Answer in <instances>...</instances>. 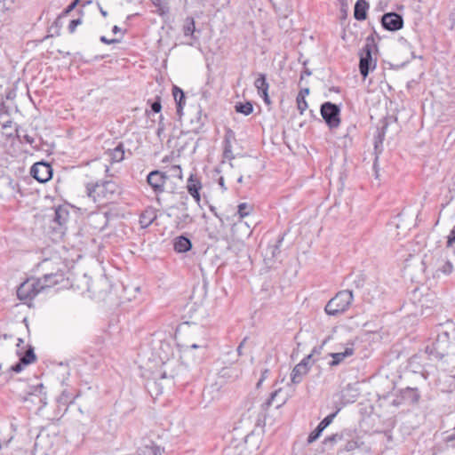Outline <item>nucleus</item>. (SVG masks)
<instances>
[{"instance_id":"obj_33","label":"nucleus","mask_w":455,"mask_h":455,"mask_svg":"<svg viewBox=\"0 0 455 455\" xmlns=\"http://www.w3.org/2000/svg\"><path fill=\"white\" fill-rule=\"evenodd\" d=\"M343 442L345 443L343 444V450L347 451H352L359 447L358 442L354 438L346 437Z\"/></svg>"},{"instance_id":"obj_19","label":"nucleus","mask_w":455,"mask_h":455,"mask_svg":"<svg viewBox=\"0 0 455 455\" xmlns=\"http://www.w3.org/2000/svg\"><path fill=\"white\" fill-rule=\"evenodd\" d=\"M354 353L355 349L352 347H347L345 351L341 353H331L329 355L332 358V360L329 362L328 364L330 367L338 366L345 360V358L353 355Z\"/></svg>"},{"instance_id":"obj_55","label":"nucleus","mask_w":455,"mask_h":455,"mask_svg":"<svg viewBox=\"0 0 455 455\" xmlns=\"http://www.w3.org/2000/svg\"><path fill=\"white\" fill-rule=\"evenodd\" d=\"M24 138H25L26 141L29 144H32L34 142V139L32 137H30L29 135H26Z\"/></svg>"},{"instance_id":"obj_7","label":"nucleus","mask_w":455,"mask_h":455,"mask_svg":"<svg viewBox=\"0 0 455 455\" xmlns=\"http://www.w3.org/2000/svg\"><path fill=\"white\" fill-rule=\"evenodd\" d=\"M320 113L329 128H337L340 124V108L338 105L326 101L321 105Z\"/></svg>"},{"instance_id":"obj_46","label":"nucleus","mask_w":455,"mask_h":455,"mask_svg":"<svg viewBox=\"0 0 455 455\" xmlns=\"http://www.w3.org/2000/svg\"><path fill=\"white\" fill-rule=\"evenodd\" d=\"M180 220L185 223H191L193 220L192 217L187 212L182 214Z\"/></svg>"},{"instance_id":"obj_22","label":"nucleus","mask_w":455,"mask_h":455,"mask_svg":"<svg viewBox=\"0 0 455 455\" xmlns=\"http://www.w3.org/2000/svg\"><path fill=\"white\" fill-rule=\"evenodd\" d=\"M308 371L305 368L304 363H299L293 368L291 373V382L294 384H299L302 381L303 376H305Z\"/></svg>"},{"instance_id":"obj_58","label":"nucleus","mask_w":455,"mask_h":455,"mask_svg":"<svg viewBox=\"0 0 455 455\" xmlns=\"http://www.w3.org/2000/svg\"><path fill=\"white\" fill-rule=\"evenodd\" d=\"M303 74L307 75V76H310L311 75V72L307 69L304 70V72L301 74L300 76V79H303Z\"/></svg>"},{"instance_id":"obj_57","label":"nucleus","mask_w":455,"mask_h":455,"mask_svg":"<svg viewBox=\"0 0 455 455\" xmlns=\"http://www.w3.org/2000/svg\"><path fill=\"white\" fill-rule=\"evenodd\" d=\"M219 185H220L221 188H225V189H226V188H225V186H224V180H223V178H222V177L219 180Z\"/></svg>"},{"instance_id":"obj_48","label":"nucleus","mask_w":455,"mask_h":455,"mask_svg":"<svg viewBox=\"0 0 455 455\" xmlns=\"http://www.w3.org/2000/svg\"><path fill=\"white\" fill-rule=\"evenodd\" d=\"M153 4L159 9H162L164 6L165 0H151Z\"/></svg>"},{"instance_id":"obj_10","label":"nucleus","mask_w":455,"mask_h":455,"mask_svg":"<svg viewBox=\"0 0 455 455\" xmlns=\"http://www.w3.org/2000/svg\"><path fill=\"white\" fill-rule=\"evenodd\" d=\"M168 177L160 171H152L147 178L148 185L153 188L156 194H161L164 191V184Z\"/></svg>"},{"instance_id":"obj_40","label":"nucleus","mask_w":455,"mask_h":455,"mask_svg":"<svg viewBox=\"0 0 455 455\" xmlns=\"http://www.w3.org/2000/svg\"><path fill=\"white\" fill-rule=\"evenodd\" d=\"M80 0H74L60 15V18L67 16L70 12H72L76 5L78 4Z\"/></svg>"},{"instance_id":"obj_25","label":"nucleus","mask_w":455,"mask_h":455,"mask_svg":"<svg viewBox=\"0 0 455 455\" xmlns=\"http://www.w3.org/2000/svg\"><path fill=\"white\" fill-rule=\"evenodd\" d=\"M156 216L152 210L144 211L140 216V225L141 228H147L156 220Z\"/></svg>"},{"instance_id":"obj_23","label":"nucleus","mask_w":455,"mask_h":455,"mask_svg":"<svg viewBox=\"0 0 455 455\" xmlns=\"http://www.w3.org/2000/svg\"><path fill=\"white\" fill-rule=\"evenodd\" d=\"M173 246L177 252H187L191 250L192 243L188 237L180 235L175 239Z\"/></svg>"},{"instance_id":"obj_24","label":"nucleus","mask_w":455,"mask_h":455,"mask_svg":"<svg viewBox=\"0 0 455 455\" xmlns=\"http://www.w3.org/2000/svg\"><path fill=\"white\" fill-rule=\"evenodd\" d=\"M109 157L112 162L119 163L124 158V148L122 142H119L116 148L109 149Z\"/></svg>"},{"instance_id":"obj_9","label":"nucleus","mask_w":455,"mask_h":455,"mask_svg":"<svg viewBox=\"0 0 455 455\" xmlns=\"http://www.w3.org/2000/svg\"><path fill=\"white\" fill-rule=\"evenodd\" d=\"M382 27L388 31H397L403 27V19L397 12H387L381 18Z\"/></svg>"},{"instance_id":"obj_2","label":"nucleus","mask_w":455,"mask_h":455,"mask_svg":"<svg viewBox=\"0 0 455 455\" xmlns=\"http://www.w3.org/2000/svg\"><path fill=\"white\" fill-rule=\"evenodd\" d=\"M354 300L353 291L343 290L336 293L325 305L324 311L328 315L337 316L345 313Z\"/></svg>"},{"instance_id":"obj_20","label":"nucleus","mask_w":455,"mask_h":455,"mask_svg":"<svg viewBox=\"0 0 455 455\" xmlns=\"http://www.w3.org/2000/svg\"><path fill=\"white\" fill-rule=\"evenodd\" d=\"M369 4L365 0H357L355 4L354 17L357 20H364L367 17Z\"/></svg>"},{"instance_id":"obj_4","label":"nucleus","mask_w":455,"mask_h":455,"mask_svg":"<svg viewBox=\"0 0 455 455\" xmlns=\"http://www.w3.org/2000/svg\"><path fill=\"white\" fill-rule=\"evenodd\" d=\"M21 344H24V340L22 339H18L17 343V355L20 358V361L15 364L12 365L9 369V371H13L16 373L20 372L23 368L36 360V354L34 352V347L28 346V347L24 350V347H21Z\"/></svg>"},{"instance_id":"obj_30","label":"nucleus","mask_w":455,"mask_h":455,"mask_svg":"<svg viewBox=\"0 0 455 455\" xmlns=\"http://www.w3.org/2000/svg\"><path fill=\"white\" fill-rule=\"evenodd\" d=\"M453 271V265L449 259H443L441 265L436 267V274L439 273L448 275Z\"/></svg>"},{"instance_id":"obj_17","label":"nucleus","mask_w":455,"mask_h":455,"mask_svg":"<svg viewBox=\"0 0 455 455\" xmlns=\"http://www.w3.org/2000/svg\"><path fill=\"white\" fill-rule=\"evenodd\" d=\"M235 140V132L231 129L227 130L223 140V157L228 160H233L235 158V155L232 150V143Z\"/></svg>"},{"instance_id":"obj_47","label":"nucleus","mask_w":455,"mask_h":455,"mask_svg":"<svg viewBox=\"0 0 455 455\" xmlns=\"http://www.w3.org/2000/svg\"><path fill=\"white\" fill-rule=\"evenodd\" d=\"M273 404V402L270 401L268 398L264 402L262 403L261 404V409L262 411H267L269 409V407Z\"/></svg>"},{"instance_id":"obj_13","label":"nucleus","mask_w":455,"mask_h":455,"mask_svg":"<svg viewBox=\"0 0 455 455\" xmlns=\"http://www.w3.org/2000/svg\"><path fill=\"white\" fill-rule=\"evenodd\" d=\"M254 86L258 91V94L263 99L264 102L267 105H269L271 100L268 96L269 84L267 81V76L259 73L254 82Z\"/></svg>"},{"instance_id":"obj_38","label":"nucleus","mask_w":455,"mask_h":455,"mask_svg":"<svg viewBox=\"0 0 455 455\" xmlns=\"http://www.w3.org/2000/svg\"><path fill=\"white\" fill-rule=\"evenodd\" d=\"M83 22V20L82 18H77V19H75V20H72L69 24H68V30L70 34H73L76 29V27L80 24H82Z\"/></svg>"},{"instance_id":"obj_5","label":"nucleus","mask_w":455,"mask_h":455,"mask_svg":"<svg viewBox=\"0 0 455 455\" xmlns=\"http://www.w3.org/2000/svg\"><path fill=\"white\" fill-rule=\"evenodd\" d=\"M421 397L420 392L417 387H407L398 390L391 404L395 407L402 405H416Z\"/></svg>"},{"instance_id":"obj_53","label":"nucleus","mask_w":455,"mask_h":455,"mask_svg":"<svg viewBox=\"0 0 455 455\" xmlns=\"http://www.w3.org/2000/svg\"><path fill=\"white\" fill-rule=\"evenodd\" d=\"M269 372V371L267 369H266L263 372H262V376L258 383V386H259L261 384V382L263 381V379L267 377V373Z\"/></svg>"},{"instance_id":"obj_59","label":"nucleus","mask_w":455,"mask_h":455,"mask_svg":"<svg viewBox=\"0 0 455 455\" xmlns=\"http://www.w3.org/2000/svg\"><path fill=\"white\" fill-rule=\"evenodd\" d=\"M6 99H8V100L12 99V92H10L6 95Z\"/></svg>"},{"instance_id":"obj_12","label":"nucleus","mask_w":455,"mask_h":455,"mask_svg":"<svg viewBox=\"0 0 455 455\" xmlns=\"http://www.w3.org/2000/svg\"><path fill=\"white\" fill-rule=\"evenodd\" d=\"M44 387L42 383L37 384L31 387V390L27 393L25 396L22 397L23 402L31 401L35 403L37 400L39 403H43V406L46 404V395L44 392Z\"/></svg>"},{"instance_id":"obj_49","label":"nucleus","mask_w":455,"mask_h":455,"mask_svg":"<svg viewBox=\"0 0 455 455\" xmlns=\"http://www.w3.org/2000/svg\"><path fill=\"white\" fill-rule=\"evenodd\" d=\"M282 389L279 388V389H276L275 390L274 392H272L268 397V399L270 401H272L274 403V401L275 400V397L277 396L278 393L281 391Z\"/></svg>"},{"instance_id":"obj_51","label":"nucleus","mask_w":455,"mask_h":455,"mask_svg":"<svg viewBox=\"0 0 455 455\" xmlns=\"http://www.w3.org/2000/svg\"><path fill=\"white\" fill-rule=\"evenodd\" d=\"M97 5H98V8H99V10H100V14H101L103 17H107V16H108V12H107V11H105V10L102 8V6L100 5V3H98V4H97Z\"/></svg>"},{"instance_id":"obj_1","label":"nucleus","mask_w":455,"mask_h":455,"mask_svg":"<svg viewBox=\"0 0 455 455\" xmlns=\"http://www.w3.org/2000/svg\"><path fill=\"white\" fill-rule=\"evenodd\" d=\"M86 194L94 203L107 204L119 195V186L113 180H98L86 184Z\"/></svg>"},{"instance_id":"obj_61","label":"nucleus","mask_w":455,"mask_h":455,"mask_svg":"<svg viewBox=\"0 0 455 455\" xmlns=\"http://www.w3.org/2000/svg\"><path fill=\"white\" fill-rule=\"evenodd\" d=\"M190 347H191V348H198V347H199V346H198L197 344H192V345L190 346Z\"/></svg>"},{"instance_id":"obj_16","label":"nucleus","mask_w":455,"mask_h":455,"mask_svg":"<svg viewBox=\"0 0 455 455\" xmlns=\"http://www.w3.org/2000/svg\"><path fill=\"white\" fill-rule=\"evenodd\" d=\"M43 286V290L52 287L64 280V274L61 271L55 273L44 274L41 278H38Z\"/></svg>"},{"instance_id":"obj_45","label":"nucleus","mask_w":455,"mask_h":455,"mask_svg":"<svg viewBox=\"0 0 455 455\" xmlns=\"http://www.w3.org/2000/svg\"><path fill=\"white\" fill-rule=\"evenodd\" d=\"M247 339H248V337L243 338V339L241 341V343L237 347L236 351H237L238 355H243V347L244 344L246 343Z\"/></svg>"},{"instance_id":"obj_32","label":"nucleus","mask_w":455,"mask_h":455,"mask_svg":"<svg viewBox=\"0 0 455 455\" xmlns=\"http://www.w3.org/2000/svg\"><path fill=\"white\" fill-rule=\"evenodd\" d=\"M387 128V124H385L381 129L378 130L377 134L374 137V148L377 150L379 145H382L385 140L386 130Z\"/></svg>"},{"instance_id":"obj_3","label":"nucleus","mask_w":455,"mask_h":455,"mask_svg":"<svg viewBox=\"0 0 455 455\" xmlns=\"http://www.w3.org/2000/svg\"><path fill=\"white\" fill-rule=\"evenodd\" d=\"M375 47L373 39L368 37L366 44L360 52L359 71L363 79H365L370 71L375 69L377 60L372 58V50Z\"/></svg>"},{"instance_id":"obj_52","label":"nucleus","mask_w":455,"mask_h":455,"mask_svg":"<svg viewBox=\"0 0 455 455\" xmlns=\"http://www.w3.org/2000/svg\"><path fill=\"white\" fill-rule=\"evenodd\" d=\"M12 120H8L6 122H4L3 124H2V128L4 130L7 129V128H10L12 127Z\"/></svg>"},{"instance_id":"obj_31","label":"nucleus","mask_w":455,"mask_h":455,"mask_svg":"<svg viewBox=\"0 0 455 455\" xmlns=\"http://www.w3.org/2000/svg\"><path fill=\"white\" fill-rule=\"evenodd\" d=\"M235 108L237 113H241L245 116H249L253 111V106L250 101H246L244 103L239 102L235 105Z\"/></svg>"},{"instance_id":"obj_35","label":"nucleus","mask_w":455,"mask_h":455,"mask_svg":"<svg viewBox=\"0 0 455 455\" xmlns=\"http://www.w3.org/2000/svg\"><path fill=\"white\" fill-rule=\"evenodd\" d=\"M148 103L150 104L151 111L153 113H159L162 109L161 104V97L156 95L155 100L151 102L150 100H148Z\"/></svg>"},{"instance_id":"obj_26","label":"nucleus","mask_w":455,"mask_h":455,"mask_svg":"<svg viewBox=\"0 0 455 455\" xmlns=\"http://www.w3.org/2000/svg\"><path fill=\"white\" fill-rule=\"evenodd\" d=\"M184 36H189L196 39L194 34L196 32L195 20L193 17H187L182 28Z\"/></svg>"},{"instance_id":"obj_41","label":"nucleus","mask_w":455,"mask_h":455,"mask_svg":"<svg viewBox=\"0 0 455 455\" xmlns=\"http://www.w3.org/2000/svg\"><path fill=\"white\" fill-rule=\"evenodd\" d=\"M340 3V12L343 14V18L347 17V9H348V4L347 0H339Z\"/></svg>"},{"instance_id":"obj_60","label":"nucleus","mask_w":455,"mask_h":455,"mask_svg":"<svg viewBox=\"0 0 455 455\" xmlns=\"http://www.w3.org/2000/svg\"><path fill=\"white\" fill-rule=\"evenodd\" d=\"M355 286L358 288L361 286V280L359 279L358 281H355Z\"/></svg>"},{"instance_id":"obj_6","label":"nucleus","mask_w":455,"mask_h":455,"mask_svg":"<svg viewBox=\"0 0 455 455\" xmlns=\"http://www.w3.org/2000/svg\"><path fill=\"white\" fill-rule=\"evenodd\" d=\"M43 290L38 278H30L23 282L17 289L20 300H32Z\"/></svg>"},{"instance_id":"obj_14","label":"nucleus","mask_w":455,"mask_h":455,"mask_svg":"<svg viewBox=\"0 0 455 455\" xmlns=\"http://www.w3.org/2000/svg\"><path fill=\"white\" fill-rule=\"evenodd\" d=\"M337 414H338V411L326 416L318 424V426L315 427V429L308 435L307 440V443H312L315 442L319 438V436L321 435L323 431L333 421V419Z\"/></svg>"},{"instance_id":"obj_11","label":"nucleus","mask_w":455,"mask_h":455,"mask_svg":"<svg viewBox=\"0 0 455 455\" xmlns=\"http://www.w3.org/2000/svg\"><path fill=\"white\" fill-rule=\"evenodd\" d=\"M450 344V334L448 331H442L438 333L436 341L433 345V349L435 350V357L439 359H443L446 355L447 352L445 351V348Z\"/></svg>"},{"instance_id":"obj_50","label":"nucleus","mask_w":455,"mask_h":455,"mask_svg":"<svg viewBox=\"0 0 455 455\" xmlns=\"http://www.w3.org/2000/svg\"><path fill=\"white\" fill-rule=\"evenodd\" d=\"M309 94V89L308 88H304V89H301L299 91V92L298 93V95H302V98H306L307 95Z\"/></svg>"},{"instance_id":"obj_34","label":"nucleus","mask_w":455,"mask_h":455,"mask_svg":"<svg viewBox=\"0 0 455 455\" xmlns=\"http://www.w3.org/2000/svg\"><path fill=\"white\" fill-rule=\"evenodd\" d=\"M325 340L323 341V345L320 347H314V349L312 350V353L308 355H307L306 357H304L299 363H305V368H307V371H309L310 369V365L312 363L311 362V358L313 356V355L315 353H320V350L322 349L323 346L325 344Z\"/></svg>"},{"instance_id":"obj_56","label":"nucleus","mask_w":455,"mask_h":455,"mask_svg":"<svg viewBox=\"0 0 455 455\" xmlns=\"http://www.w3.org/2000/svg\"><path fill=\"white\" fill-rule=\"evenodd\" d=\"M210 210L214 213V215H215L217 218H219V219L221 220L220 217L219 216V214L217 213V212H216V210H215V208H214L213 206H211V207H210Z\"/></svg>"},{"instance_id":"obj_43","label":"nucleus","mask_w":455,"mask_h":455,"mask_svg":"<svg viewBox=\"0 0 455 455\" xmlns=\"http://www.w3.org/2000/svg\"><path fill=\"white\" fill-rule=\"evenodd\" d=\"M100 40L101 43H103L105 44H116V43L120 42L119 39H116V38L108 39L105 36H101Z\"/></svg>"},{"instance_id":"obj_28","label":"nucleus","mask_w":455,"mask_h":455,"mask_svg":"<svg viewBox=\"0 0 455 455\" xmlns=\"http://www.w3.org/2000/svg\"><path fill=\"white\" fill-rule=\"evenodd\" d=\"M284 236H285V233L279 235L275 244L268 246L267 251H269L272 259L276 258L280 254L281 246L284 240Z\"/></svg>"},{"instance_id":"obj_29","label":"nucleus","mask_w":455,"mask_h":455,"mask_svg":"<svg viewBox=\"0 0 455 455\" xmlns=\"http://www.w3.org/2000/svg\"><path fill=\"white\" fill-rule=\"evenodd\" d=\"M76 399V396L69 392L68 390L65 389L61 392L60 395L57 398L58 403L68 406L69 404L73 403Z\"/></svg>"},{"instance_id":"obj_8","label":"nucleus","mask_w":455,"mask_h":455,"mask_svg":"<svg viewBox=\"0 0 455 455\" xmlns=\"http://www.w3.org/2000/svg\"><path fill=\"white\" fill-rule=\"evenodd\" d=\"M30 174L40 183H45L52 177V168L47 163L38 162L32 165Z\"/></svg>"},{"instance_id":"obj_21","label":"nucleus","mask_w":455,"mask_h":455,"mask_svg":"<svg viewBox=\"0 0 455 455\" xmlns=\"http://www.w3.org/2000/svg\"><path fill=\"white\" fill-rule=\"evenodd\" d=\"M172 95L177 106V114L180 116L186 103L184 92L177 85H173Z\"/></svg>"},{"instance_id":"obj_42","label":"nucleus","mask_w":455,"mask_h":455,"mask_svg":"<svg viewBox=\"0 0 455 455\" xmlns=\"http://www.w3.org/2000/svg\"><path fill=\"white\" fill-rule=\"evenodd\" d=\"M453 243H455V226L452 228L447 237V247H451Z\"/></svg>"},{"instance_id":"obj_36","label":"nucleus","mask_w":455,"mask_h":455,"mask_svg":"<svg viewBox=\"0 0 455 455\" xmlns=\"http://www.w3.org/2000/svg\"><path fill=\"white\" fill-rule=\"evenodd\" d=\"M296 102L299 114L302 115L308 107L306 98H302V95H297Z\"/></svg>"},{"instance_id":"obj_27","label":"nucleus","mask_w":455,"mask_h":455,"mask_svg":"<svg viewBox=\"0 0 455 455\" xmlns=\"http://www.w3.org/2000/svg\"><path fill=\"white\" fill-rule=\"evenodd\" d=\"M68 216L69 213L66 209L59 207L54 212L53 222L63 226L68 221Z\"/></svg>"},{"instance_id":"obj_37","label":"nucleus","mask_w":455,"mask_h":455,"mask_svg":"<svg viewBox=\"0 0 455 455\" xmlns=\"http://www.w3.org/2000/svg\"><path fill=\"white\" fill-rule=\"evenodd\" d=\"M251 210V205H249L246 203H242L238 205L237 212L241 218H243L250 214Z\"/></svg>"},{"instance_id":"obj_63","label":"nucleus","mask_w":455,"mask_h":455,"mask_svg":"<svg viewBox=\"0 0 455 455\" xmlns=\"http://www.w3.org/2000/svg\"><path fill=\"white\" fill-rule=\"evenodd\" d=\"M182 205L184 207V210L187 211L188 210V206H187V204L186 203H182Z\"/></svg>"},{"instance_id":"obj_18","label":"nucleus","mask_w":455,"mask_h":455,"mask_svg":"<svg viewBox=\"0 0 455 455\" xmlns=\"http://www.w3.org/2000/svg\"><path fill=\"white\" fill-rule=\"evenodd\" d=\"M346 437H351V433L347 430H343L339 433L332 434L329 436H326L323 439V443L325 446L331 449L336 443L343 442V440H345Z\"/></svg>"},{"instance_id":"obj_54","label":"nucleus","mask_w":455,"mask_h":455,"mask_svg":"<svg viewBox=\"0 0 455 455\" xmlns=\"http://www.w3.org/2000/svg\"><path fill=\"white\" fill-rule=\"evenodd\" d=\"M120 31H121V28H120L118 26H116V25H115V26L112 28V32H113L114 34H117V33H119Z\"/></svg>"},{"instance_id":"obj_15","label":"nucleus","mask_w":455,"mask_h":455,"mask_svg":"<svg viewBox=\"0 0 455 455\" xmlns=\"http://www.w3.org/2000/svg\"><path fill=\"white\" fill-rule=\"evenodd\" d=\"M202 188V183L200 180L195 174H190L188 179L187 189L189 195L195 199L197 204H200L201 197L199 191Z\"/></svg>"},{"instance_id":"obj_44","label":"nucleus","mask_w":455,"mask_h":455,"mask_svg":"<svg viewBox=\"0 0 455 455\" xmlns=\"http://www.w3.org/2000/svg\"><path fill=\"white\" fill-rule=\"evenodd\" d=\"M164 117L161 115L159 116L158 128H157V131H156L157 135L160 136L161 133L164 132Z\"/></svg>"},{"instance_id":"obj_64","label":"nucleus","mask_w":455,"mask_h":455,"mask_svg":"<svg viewBox=\"0 0 455 455\" xmlns=\"http://www.w3.org/2000/svg\"><path fill=\"white\" fill-rule=\"evenodd\" d=\"M173 168H174V169H177L180 172H181V170H180V166H174Z\"/></svg>"},{"instance_id":"obj_39","label":"nucleus","mask_w":455,"mask_h":455,"mask_svg":"<svg viewBox=\"0 0 455 455\" xmlns=\"http://www.w3.org/2000/svg\"><path fill=\"white\" fill-rule=\"evenodd\" d=\"M92 217H94L97 220H100V222L102 223V227H100V228H103L107 226V223H108L107 212H102V213L97 212V213L92 214Z\"/></svg>"},{"instance_id":"obj_62","label":"nucleus","mask_w":455,"mask_h":455,"mask_svg":"<svg viewBox=\"0 0 455 455\" xmlns=\"http://www.w3.org/2000/svg\"><path fill=\"white\" fill-rule=\"evenodd\" d=\"M237 182H238V183H242V182H243V176H240V177L237 179Z\"/></svg>"}]
</instances>
